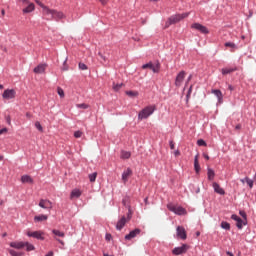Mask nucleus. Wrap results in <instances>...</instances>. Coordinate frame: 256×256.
<instances>
[{"instance_id": "obj_1", "label": "nucleus", "mask_w": 256, "mask_h": 256, "mask_svg": "<svg viewBox=\"0 0 256 256\" xmlns=\"http://www.w3.org/2000/svg\"><path fill=\"white\" fill-rule=\"evenodd\" d=\"M37 5L41 7L43 15H51L52 19L55 21H61V19H65V14L61 11L53 10L43 4L41 1H36Z\"/></svg>"}, {"instance_id": "obj_2", "label": "nucleus", "mask_w": 256, "mask_h": 256, "mask_svg": "<svg viewBox=\"0 0 256 256\" xmlns=\"http://www.w3.org/2000/svg\"><path fill=\"white\" fill-rule=\"evenodd\" d=\"M187 17H189V12L172 15L166 22V25H165L166 29L168 27H171V25H175L176 23H179V21H183V19H187Z\"/></svg>"}, {"instance_id": "obj_3", "label": "nucleus", "mask_w": 256, "mask_h": 256, "mask_svg": "<svg viewBox=\"0 0 256 256\" xmlns=\"http://www.w3.org/2000/svg\"><path fill=\"white\" fill-rule=\"evenodd\" d=\"M10 247L13 249H23L26 247V251H35V246L29 242H11Z\"/></svg>"}, {"instance_id": "obj_4", "label": "nucleus", "mask_w": 256, "mask_h": 256, "mask_svg": "<svg viewBox=\"0 0 256 256\" xmlns=\"http://www.w3.org/2000/svg\"><path fill=\"white\" fill-rule=\"evenodd\" d=\"M155 106H147L144 109H142L138 114V119L140 121H143V119H148V117H151L152 113H155Z\"/></svg>"}, {"instance_id": "obj_5", "label": "nucleus", "mask_w": 256, "mask_h": 256, "mask_svg": "<svg viewBox=\"0 0 256 256\" xmlns=\"http://www.w3.org/2000/svg\"><path fill=\"white\" fill-rule=\"evenodd\" d=\"M131 217H133V212H131V209H129L127 217L122 216L121 219L117 222L116 229L118 231H121V229H123L125 225H127V222L131 221Z\"/></svg>"}, {"instance_id": "obj_6", "label": "nucleus", "mask_w": 256, "mask_h": 256, "mask_svg": "<svg viewBox=\"0 0 256 256\" xmlns=\"http://www.w3.org/2000/svg\"><path fill=\"white\" fill-rule=\"evenodd\" d=\"M167 209L172 213H175V215H187V210H185V208L174 205L173 203H169Z\"/></svg>"}, {"instance_id": "obj_7", "label": "nucleus", "mask_w": 256, "mask_h": 256, "mask_svg": "<svg viewBox=\"0 0 256 256\" xmlns=\"http://www.w3.org/2000/svg\"><path fill=\"white\" fill-rule=\"evenodd\" d=\"M142 69H151L153 73H159V71H161V63L156 62L155 64H153L152 62H149L147 64H144L142 66Z\"/></svg>"}, {"instance_id": "obj_8", "label": "nucleus", "mask_w": 256, "mask_h": 256, "mask_svg": "<svg viewBox=\"0 0 256 256\" xmlns=\"http://www.w3.org/2000/svg\"><path fill=\"white\" fill-rule=\"evenodd\" d=\"M187 251H189V245L183 244L180 247H175L172 250V253H173V255L178 256V255H183V254L187 253Z\"/></svg>"}, {"instance_id": "obj_9", "label": "nucleus", "mask_w": 256, "mask_h": 256, "mask_svg": "<svg viewBox=\"0 0 256 256\" xmlns=\"http://www.w3.org/2000/svg\"><path fill=\"white\" fill-rule=\"evenodd\" d=\"M45 232L39 230V231H28L27 236L28 237H33L34 239H39L40 241H45Z\"/></svg>"}, {"instance_id": "obj_10", "label": "nucleus", "mask_w": 256, "mask_h": 256, "mask_svg": "<svg viewBox=\"0 0 256 256\" xmlns=\"http://www.w3.org/2000/svg\"><path fill=\"white\" fill-rule=\"evenodd\" d=\"M231 219H233V221H236V227H238V229H243V225H247V220H244V218L241 219L235 214L231 216Z\"/></svg>"}, {"instance_id": "obj_11", "label": "nucleus", "mask_w": 256, "mask_h": 256, "mask_svg": "<svg viewBox=\"0 0 256 256\" xmlns=\"http://www.w3.org/2000/svg\"><path fill=\"white\" fill-rule=\"evenodd\" d=\"M176 235L178 239H182V241H185V239H187V231H185V228L183 226H178L176 228Z\"/></svg>"}, {"instance_id": "obj_12", "label": "nucleus", "mask_w": 256, "mask_h": 256, "mask_svg": "<svg viewBox=\"0 0 256 256\" xmlns=\"http://www.w3.org/2000/svg\"><path fill=\"white\" fill-rule=\"evenodd\" d=\"M15 95H17V92H15V90L13 89H6L3 94L2 97L3 99H15Z\"/></svg>"}, {"instance_id": "obj_13", "label": "nucleus", "mask_w": 256, "mask_h": 256, "mask_svg": "<svg viewBox=\"0 0 256 256\" xmlns=\"http://www.w3.org/2000/svg\"><path fill=\"white\" fill-rule=\"evenodd\" d=\"M185 75H187L185 73V71H181L175 79V86L176 87H181V85H183V81H185Z\"/></svg>"}, {"instance_id": "obj_14", "label": "nucleus", "mask_w": 256, "mask_h": 256, "mask_svg": "<svg viewBox=\"0 0 256 256\" xmlns=\"http://www.w3.org/2000/svg\"><path fill=\"white\" fill-rule=\"evenodd\" d=\"M191 27L196 31H200V33H203L204 35H207V33H209V29H207V27L203 26L202 24L194 23L191 25Z\"/></svg>"}, {"instance_id": "obj_15", "label": "nucleus", "mask_w": 256, "mask_h": 256, "mask_svg": "<svg viewBox=\"0 0 256 256\" xmlns=\"http://www.w3.org/2000/svg\"><path fill=\"white\" fill-rule=\"evenodd\" d=\"M140 234H141V229L136 228L130 231V233L125 236V239L126 241H131V239H135V237H137V235H140Z\"/></svg>"}, {"instance_id": "obj_16", "label": "nucleus", "mask_w": 256, "mask_h": 256, "mask_svg": "<svg viewBox=\"0 0 256 256\" xmlns=\"http://www.w3.org/2000/svg\"><path fill=\"white\" fill-rule=\"evenodd\" d=\"M39 207L42 209H53V203L49 200L41 199L39 202Z\"/></svg>"}, {"instance_id": "obj_17", "label": "nucleus", "mask_w": 256, "mask_h": 256, "mask_svg": "<svg viewBox=\"0 0 256 256\" xmlns=\"http://www.w3.org/2000/svg\"><path fill=\"white\" fill-rule=\"evenodd\" d=\"M133 175V170L131 168H127L123 173H122V181L123 183H127L129 181V177Z\"/></svg>"}, {"instance_id": "obj_18", "label": "nucleus", "mask_w": 256, "mask_h": 256, "mask_svg": "<svg viewBox=\"0 0 256 256\" xmlns=\"http://www.w3.org/2000/svg\"><path fill=\"white\" fill-rule=\"evenodd\" d=\"M213 189L218 195H225V190L217 182L213 183Z\"/></svg>"}, {"instance_id": "obj_19", "label": "nucleus", "mask_w": 256, "mask_h": 256, "mask_svg": "<svg viewBox=\"0 0 256 256\" xmlns=\"http://www.w3.org/2000/svg\"><path fill=\"white\" fill-rule=\"evenodd\" d=\"M45 69H47V64H39L37 67L34 68V73H45Z\"/></svg>"}, {"instance_id": "obj_20", "label": "nucleus", "mask_w": 256, "mask_h": 256, "mask_svg": "<svg viewBox=\"0 0 256 256\" xmlns=\"http://www.w3.org/2000/svg\"><path fill=\"white\" fill-rule=\"evenodd\" d=\"M212 93L217 97L218 103H223V92L221 90H212Z\"/></svg>"}, {"instance_id": "obj_21", "label": "nucleus", "mask_w": 256, "mask_h": 256, "mask_svg": "<svg viewBox=\"0 0 256 256\" xmlns=\"http://www.w3.org/2000/svg\"><path fill=\"white\" fill-rule=\"evenodd\" d=\"M81 190L79 189H74L71 191V194H70V199H79V197H81Z\"/></svg>"}, {"instance_id": "obj_22", "label": "nucleus", "mask_w": 256, "mask_h": 256, "mask_svg": "<svg viewBox=\"0 0 256 256\" xmlns=\"http://www.w3.org/2000/svg\"><path fill=\"white\" fill-rule=\"evenodd\" d=\"M22 11L23 13H33V11H35V4L28 3V6L24 8Z\"/></svg>"}, {"instance_id": "obj_23", "label": "nucleus", "mask_w": 256, "mask_h": 256, "mask_svg": "<svg viewBox=\"0 0 256 256\" xmlns=\"http://www.w3.org/2000/svg\"><path fill=\"white\" fill-rule=\"evenodd\" d=\"M47 219H48V216L45 214L38 215V216L34 217L35 223H41V221H47Z\"/></svg>"}, {"instance_id": "obj_24", "label": "nucleus", "mask_w": 256, "mask_h": 256, "mask_svg": "<svg viewBox=\"0 0 256 256\" xmlns=\"http://www.w3.org/2000/svg\"><path fill=\"white\" fill-rule=\"evenodd\" d=\"M194 169H195L196 173H199L201 171V166L199 165V155L195 156Z\"/></svg>"}, {"instance_id": "obj_25", "label": "nucleus", "mask_w": 256, "mask_h": 256, "mask_svg": "<svg viewBox=\"0 0 256 256\" xmlns=\"http://www.w3.org/2000/svg\"><path fill=\"white\" fill-rule=\"evenodd\" d=\"M21 181L22 183H33V178H31V176L29 175H24L21 177Z\"/></svg>"}, {"instance_id": "obj_26", "label": "nucleus", "mask_w": 256, "mask_h": 256, "mask_svg": "<svg viewBox=\"0 0 256 256\" xmlns=\"http://www.w3.org/2000/svg\"><path fill=\"white\" fill-rule=\"evenodd\" d=\"M224 47H229L231 49V51H235L237 49V44L233 43V42H226L224 44Z\"/></svg>"}, {"instance_id": "obj_27", "label": "nucleus", "mask_w": 256, "mask_h": 256, "mask_svg": "<svg viewBox=\"0 0 256 256\" xmlns=\"http://www.w3.org/2000/svg\"><path fill=\"white\" fill-rule=\"evenodd\" d=\"M120 157L121 159H129L131 157V152L122 150Z\"/></svg>"}, {"instance_id": "obj_28", "label": "nucleus", "mask_w": 256, "mask_h": 256, "mask_svg": "<svg viewBox=\"0 0 256 256\" xmlns=\"http://www.w3.org/2000/svg\"><path fill=\"white\" fill-rule=\"evenodd\" d=\"M234 71H237V68H223L222 74L229 75L230 73H233Z\"/></svg>"}, {"instance_id": "obj_29", "label": "nucleus", "mask_w": 256, "mask_h": 256, "mask_svg": "<svg viewBox=\"0 0 256 256\" xmlns=\"http://www.w3.org/2000/svg\"><path fill=\"white\" fill-rule=\"evenodd\" d=\"M207 175H208L209 181H213V179H215V171H213V169L208 168Z\"/></svg>"}, {"instance_id": "obj_30", "label": "nucleus", "mask_w": 256, "mask_h": 256, "mask_svg": "<svg viewBox=\"0 0 256 256\" xmlns=\"http://www.w3.org/2000/svg\"><path fill=\"white\" fill-rule=\"evenodd\" d=\"M52 233H53V235H55V237H65V232H61L57 229H53Z\"/></svg>"}, {"instance_id": "obj_31", "label": "nucleus", "mask_w": 256, "mask_h": 256, "mask_svg": "<svg viewBox=\"0 0 256 256\" xmlns=\"http://www.w3.org/2000/svg\"><path fill=\"white\" fill-rule=\"evenodd\" d=\"M8 253H9L11 256H23V255H24L23 252H17V251H15V250H13V249H9V250H8Z\"/></svg>"}, {"instance_id": "obj_32", "label": "nucleus", "mask_w": 256, "mask_h": 256, "mask_svg": "<svg viewBox=\"0 0 256 256\" xmlns=\"http://www.w3.org/2000/svg\"><path fill=\"white\" fill-rule=\"evenodd\" d=\"M122 87H123V83L116 84L115 82H113L112 84L113 91H120Z\"/></svg>"}, {"instance_id": "obj_33", "label": "nucleus", "mask_w": 256, "mask_h": 256, "mask_svg": "<svg viewBox=\"0 0 256 256\" xmlns=\"http://www.w3.org/2000/svg\"><path fill=\"white\" fill-rule=\"evenodd\" d=\"M89 181L90 183H95V181L97 180V172H94L92 174H89Z\"/></svg>"}, {"instance_id": "obj_34", "label": "nucleus", "mask_w": 256, "mask_h": 256, "mask_svg": "<svg viewBox=\"0 0 256 256\" xmlns=\"http://www.w3.org/2000/svg\"><path fill=\"white\" fill-rule=\"evenodd\" d=\"M221 227H222V229L229 231V229H231V224H229V222H222Z\"/></svg>"}, {"instance_id": "obj_35", "label": "nucleus", "mask_w": 256, "mask_h": 256, "mask_svg": "<svg viewBox=\"0 0 256 256\" xmlns=\"http://www.w3.org/2000/svg\"><path fill=\"white\" fill-rule=\"evenodd\" d=\"M197 145H199V147H207V142H205L203 139H199L197 141Z\"/></svg>"}, {"instance_id": "obj_36", "label": "nucleus", "mask_w": 256, "mask_h": 256, "mask_svg": "<svg viewBox=\"0 0 256 256\" xmlns=\"http://www.w3.org/2000/svg\"><path fill=\"white\" fill-rule=\"evenodd\" d=\"M57 93H58L59 97H61V98L65 97V91H63L61 87L57 88Z\"/></svg>"}, {"instance_id": "obj_37", "label": "nucleus", "mask_w": 256, "mask_h": 256, "mask_svg": "<svg viewBox=\"0 0 256 256\" xmlns=\"http://www.w3.org/2000/svg\"><path fill=\"white\" fill-rule=\"evenodd\" d=\"M126 95H128L129 97H137V95H139V92L128 91L126 92Z\"/></svg>"}, {"instance_id": "obj_38", "label": "nucleus", "mask_w": 256, "mask_h": 256, "mask_svg": "<svg viewBox=\"0 0 256 256\" xmlns=\"http://www.w3.org/2000/svg\"><path fill=\"white\" fill-rule=\"evenodd\" d=\"M35 127H36V129H38V131L43 133V126H41V122H39V121L35 122Z\"/></svg>"}, {"instance_id": "obj_39", "label": "nucleus", "mask_w": 256, "mask_h": 256, "mask_svg": "<svg viewBox=\"0 0 256 256\" xmlns=\"http://www.w3.org/2000/svg\"><path fill=\"white\" fill-rule=\"evenodd\" d=\"M245 181L247 185L250 187V189H253V180L249 179V177H246Z\"/></svg>"}, {"instance_id": "obj_40", "label": "nucleus", "mask_w": 256, "mask_h": 256, "mask_svg": "<svg viewBox=\"0 0 256 256\" xmlns=\"http://www.w3.org/2000/svg\"><path fill=\"white\" fill-rule=\"evenodd\" d=\"M76 107L78 109H89V105L82 103V104H77Z\"/></svg>"}, {"instance_id": "obj_41", "label": "nucleus", "mask_w": 256, "mask_h": 256, "mask_svg": "<svg viewBox=\"0 0 256 256\" xmlns=\"http://www.w3.org/2000/svg\"><path fill=\"white\" fill-rule=\"evenodd\" d=\"M82 136H83V132H81V131L74 132V137L76 139H80V137H82Z\"/></svg>"}, {"instance_id": "obj_42", "label": "nucleus", "mask_w": 256, "mask_h": 256, "mask_svg": "<svg viewBox=\"0 0 256 256\" xmlns=\"http://www.w3.org/2000/svg\"><path fill=\"white\" fill-rule=\"evenodd\" d=\"M79 69L81 71H87V65L85 63H79Z\"/></svg>"}, {"instance_id": "obj_43", "label": "nucleus", "mask_w": 256, "mask_h": 256, "mask_svg": "<svg viewBox=\"0 0 256 256\" xmlns=\"http://www.w3.org/2000/svg\"><path fill=\"white\" fill-rule=\"evenodd\" d=\"M240 215L241 217H243L244 221H247V214L245 213V211H240Z\"/></svg>"}, {"instance_id": "obj_44", "label": "nucleus", "mask_w": 256, "mask_h": 256, "mask_svg": "<svg viewBox=\"0 0 256 256\" xmlns=\"http://www.w3.org/2000/svg\"><path fill=\"white\" fill-rule=\"evenodd\" d=\"M98 55H99L100 59L107 61V57L105 55H103V53L99 52Z\"/></svg>"}, {"instance_id": "obj_45", "label": "nucleus", "mask_w": 256, "mask_h": 256, "mask_svg": "<svg viewBox=\"0 0 256 256\" xmlns=\"http://www.w3.org/2000/svg\"><path fill=\"white\" fill-rule=\"evenodd\" d=\"M193 91V85L190 86L188 93H187V98L191 97V93Z\"/></svg>"}, {"instance_id": "obj_46", "label": "nucleus", "mask_w": 256, "mask_h": 256, "mask_svg": "<svg viewBox=\"0 0 256 256\" xmlns=\"http://www.w3.org/2000/svg\"><path fill=\"white\" fill-rule=\"evenodd\" d=\"M169 145H170V149H175V142H173V140L169 141Z\"/></svg>"}, {"instance_id": "obj_47", "label": "nucleus", "mask_w": 256, "mask_h": 256, "mask_svg": "<svg viewBox=\"0 0 256 256\" xmlns=\"http://www.w3.org/2000/svg\"><path fill=\"white\" fill-rule=\"evenodd\" d=\"M112 238L111 234H106L105 236L106 241H111Z\"/></svg>"}, {"instance_id": "obj_48", "label": "nucleus", "mask_w": 256, "mask_h": 256, "mask_svg": "<svg viewBox=\"0 0 256 256\" xmlns=\"http://www.w3.org/2000/svg\"><path fill=\"white\" fill-rule=\"evenodd\" d=\"M3 133H7V128H3L0 130V135H3Z\"/></svg>"}, {"instance_id": "obj_49", "label": "nucleus", "mask_w": 256, "mask_h": 256, "mask_svg": "<svg viewBox=\"0 0 256 256\" xmlns=\"http://www.w3.org/2000/svg\"><path fill=\"white\" fill-rule=\"evenodd\" d=\"M191 79H193V75L190 74V76L188 77L187 82H186V87H187L189 81H191Z\"/></svg>"}, {"instance_id": "obj_50", "label": "nucleus", "mask_w": 256, "mask_h": 256, "mask_svg": "<svg viewBox=\"0 0 256 256\" xmlns=\"http://www.w3.org/2000/svg\"><path fill=\"white\" fill-rule=\"evenodd\" d=\"M55 239H56V241H58V243H61L62 245H65V242L63 240H61L59 238H55Z\"/></svg>"}, {"instance_id": "obj_51", "label": "nucleus", "mask_w": 256, "mask_h": 256, "mask_svg": "<svg viewBox=\"0 0 256 256\" xmlns=\"http://www.w3.org/2000/svg\"><path fill=\"white\" fill-rule=\"evenodd\" d=\"M174 155H175V157H179V155H181V152H179V150H176V151L174 152Z\"/></svg>"}, {"instance_id": "obj_52", "label": "nucleus", "mask_w": 256, "mask_h": 256, "mask_svg": "<svg viewBox=\"0 0 256 256\" xmlns=\"http://www.w3.org/2000/svg\"><path fill=\"white\" fill-rule=\"evenodd\" d=\"M24 5H29V0H20Z\"/></svg>"}, {"instance_id": "obj_53", "label": "nucleus", "mask_w": 256, "mask_h": 256, "mask_svg": "<svg viewBox=\"0 0 256 256\" xmlns=\"http://www.w3.org/2000/svg\"><path fill=\"white\" fill-rule=\"evenodd\" d=\"M103 5H107V0H99Z\"/></svg>"}, {"instance_id": "obj_54", "label": "nucleus", "mask_w": 256, "mask_h": 256, "mask_svg": "<svg viewBox=\"0 0 256 256\" xmlns=\"http://www.w3.org/2000/svg\"><path fill=\"white\" fill-rule=\"evenodd\" d=\"M53 255H54L53 251H50V252H48V254H46L45 256H53Z\"/></svg>"}, {"instance_id": "obj_55", "label": "nucleus", "mask_w": 256, "mask_h": 256, "mask_svg": "<svg viewBox=\"0 0 256 256\" xmlns=\"http://www.w3.org/2000/svg\"><path fill=\"white\" fill-rule=\"evenodd\" d=\"M203 157H204L207 161H209V155L203 154Z\"/></svg>"}, {"instance_id": "obj_56", "label": "nucleus", "mask_w": 256, "mask_h": 256, "mask_svg": "<svg viewBox=\"0 0 256 256\" xmlns=\"http://www.w3.org/2000/svg\"><path fill=\"white\" fill-rule=\"evenodd\" d=\"M1 15H2V17H5V9L1 10Z\"/></svg>"}, {"instance_id": "obj_57", "label": "nucleus", "mask_w": 256, "mask_h": 256, "mask_svg": "<svg viewBox=\"0 0 256 256\" xmlns=\"http://www.w3.org/2000/svg\"><path fill=\"white\" fill-rule=\"evenodd\" d=\"M228 89H229V91H233L235 88H233V86L229 85Z\"/></svg>"}, {"instance_id": "obj_58", "label": "nucleus", "mask_w": 256, "mask_h": 256, "mask_svg": "<svg viewBox=\"0 0 256 256\" xmlns=\"http://www.w3.org/2000/svg\"><path fill=\"white\" fill-rule=\"evenodd\" d=\"M227 255H229V256H235V255H233V253H231V252H227Z\"/></svg>"}, {"instance_id": "obj_59", "label": "nucleus", "mask_w": 256, "mask_h": 256, "mask_svg": "<svg viewBox=\"0 0 256 256\" xmlns=\"http://www.w3.org/2000/svg\"><path fill=\"white\" fill-rule=\"evenodd\" d=\"M236 129H241V124H238V125L236 126Z\"/></svg>"}, {"instance_id": "obj_60", "label": "nucleus", "mask_w": 256, "mask_h": 256, "mask_svg": "<svg viewBox=\"0 0 256 256\" xmlns=\"http://www.w3.org/2000/svg\"><path fill=\"white\" fill-rule=\"evenodd\" d=\"M2 237H7V232L3 233Z\"/></svg>"}, {"instance_id": "obj_61", "label": "nucleus", "mask_w": 256, "mask_h": 256, "mask_svg": "<svg viewBox=\"0 0 256 256\" xmlns=\"http://www.w3.org/2000/svg\"><path fill=\"white\" fill-rule=\"evenodd\" d=\"M240 181H241V183H245L246 182L245 178L241 179Z\"/></svg>"}, {"instance_id": "obj_62", "label": "nucleus", "mask_w": 256, "mask_h": 256, "mask_svg": "<svg viewBox=\"0 0 256 256\" xmlns=\"http://www.w3.org/2000/svg\"><path fill=\"white\" fill-rule=\"evenodd\" d=\"M62 71H67V67L64 66V67L62 68Z\"/></svg>"}, {"instance_id": "obj_63", "label": "nucleus", "mask_w": 256, "mask_h": 256, "mask_svg": "<svg viewBox=\"0 0 256 256\" xmlns=\"http://www.w3.org/2000/svg\"><path fill=\"white\" fill-rule=\"evenodd\" d=\"M196 235H197V237H199V236L201 235V233H200V232H197Z\"/></svg>"}, {"instance_id": "obj_64", "label": "nucleus", "mask_w": 256, "mask_h": 256, "mask_svg": "<svg viewBox=\"0 0 256 256\" xmlns=\"http://www.w3.org/2000/svg\"><path fill=\"white\" fill-rule=\"evenodd\" d=\"M26 116H27V117H31V114L27 113Z\"/></svg>"}]
</instances>
